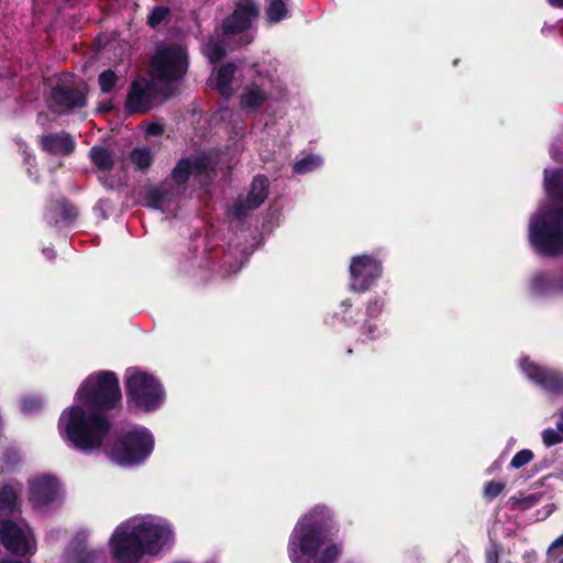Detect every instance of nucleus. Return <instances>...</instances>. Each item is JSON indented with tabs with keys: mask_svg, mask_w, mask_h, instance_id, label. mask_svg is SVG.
<instances>
[{
	"mask_svg": "<svg viewBox=\"0 0 563 563\" xmlns=\"http://www.w3.org/2000/svg\"><path fill=\"white\" fill-rule=\"evenodd\" d=\"M109 417L79 405L65 409L59 418V431L71 448L82 453L99 451L113 428Z\"/></svg>",
	"mask_w": 563,
	"mask_h": 563,
	"instance_id": "1",
	"label": "nucleus"
},
{
	"mask_svg": "<svg viewBox=\"0 0 563 563\" xmlns=\"http://www.w3.org/2000/svg\"><path fill=\"white\" fill-rule=\"evenodd\" d=\"M332 512L325 506H316L296 525L288 541L291 563H311L317 559L331 529Z\"/></svg>",
	"mask_w": 563,
	"mask_h": 563,
	"instance_id": "2",
	"label": "nucleus"
},
{
	"mask_svg": "<svg viewBox=\"0 0 563 563\" xmlns=\"http://www.w3.org/2000/svg\"><path fill=\"white\" fill-rule=\"evenodd\" d=\"M76 397L79 406L114 420L123 409L118 375L112 371L90 374L80 384Z\"/></svg>",
	"mask_w": 563,
	"mask_h": 563,
	"instance_id": "3",
	"label": "nucleus"
},
{
	"mask_svg": "<svg viewBox=\"0 0 563 563\" xmlns=\"http://www.w3.org/2000/svg\"><path fill=\"white\" fill-rule=\"evenodd\" d=\"M529 241L536 253L542 256H561L563 254V207H549L531 219Z\"/></svg>",
	"mask_w": 563,
	"mask_h": 563,
	"instance_id": "4",
	"label": "nucleus"
},
{
	"mask_svg": "<svg viewBox=\"0 0 563 563\" xmlns=\"http://www.w3.org/2000/svg\"><path fill=\"white\" fill-rule=\"evenodd\" d=\"M126 407L130 412H152L161 408L165 401V389L152 374L137 368L125 372Z\"/></svg>",
	"mask_w": 563,
	"mask_h": 563,
	"instance_id": "5",
	"label": "nucleus"
},
{
	"mask_svg": "<svg viewBox=\"0 0 563 563\" xmlns=\"http://www.w3.org/2000/svg\"><path fill=\"white\" fill-rule=\"evenodd\" d=\"M155 439L153 433L143 426L121 432L109 446V459L123 467L143 464L153 453Z\"/></svg>",
	"mask_w": 563,
	"mask_h": 563,
	"instance_id": "6",
	"label": "nucleus"
},
{
	"mask_svg": "<svg viewBox=\"0 0 563 563\" xmlns=\"http://www.w3.org/2000/svg\"><path fill=\"white\" fill-rule=\"evenodd\" d=\"M189 60L186 48L178 44L163 46L154 54L150 75L153 80L173 86L180 81L188 71Z\"/></svg>",
	"mask_w": 563,
	"mask_h": 563,
	"instance_id": "7",
	"label": "nucleus"
},
{
	"mask_svg": "<svg viewBox=\"0 0 563 563\" xmlns=\"http://www.w3.org/2000/svg\"><path fill=\"white\" fill-rule=\"evenodd\" d=\"M176 88L170 85L159 87L154 80L146 78L134 79L130 86L124 101V112L128 115L148 113L158 97L163 101L173 98Z\"/></svg>",
	"mask_w": 563,
	"mask_h": 563,
	"instance_id": "8",
	"label": "nucleus"
},
{
	"mask_svg": "<svg viewBox=\"0 0 563 563\" xmlns=\"http://www.w3.org/2000/svg\"><path fill=\"white\" fill-rule=\"evenodd\" d=\"M385 302L382 298L375 297L367 301L365 312L354 308L350 299L341 302L342 322L346 327L360 324V334L367 340L374 341L380 336L379 327L376 320L383 313Z\"/></svg>",
	"mask_w": 563,
	"mask_h": 563,
	"instance_id": "9",
	"label": "nucleus"
},
{
	"mask_svg": "<svg viewBox=\"0 0 563 563\" xmlns=\"http://www.w3.org/2000/svg\"><path fill=\"white\" fill-rule=\"evenodd\" d=\"M89 87L84 80L78 82H57L52 87L48 99L49 109L58 114H67L87 107Z\"/></svg>",
	"mask_w": 563,
	"mask_h": 563,
	"instance_id": "10",
	"label": "nucleus"
},
{
	"mask_svg": "<svg viewBox=\"0 0 563 563\" xmlns=\"http://www.w3.org/2000/svg\"><path fill=\"white\" fill-rule=\"evenodd\" d=\"M258 16L260 7L255 0H236L232 13L221 23V33L224 37L243 34L241 40L244 44H250L253 37L245 32L252 27Z\"/></svg>",
	"mask_w": 563,
	"mask_h": 563,
	"instance_id": "11",
	"label": "nucleus"
},
{
	"mask_svg": "<svg viewBox=\"0 0 563 563\" xmlns=\"http://www.w3.org/2000/svg\"><path fill=\"white\" fill-rule=\"evenodd\" d=\"M383 274L382 263L369 255H357L350 265V289L355 292L367 291Z\"/></svg>",
	"mask_w": 563,
	"mask_h": 563,
	"instance_id": "12",
	"label": "nucleus"
},
{
	"mask_svg": "<svg viewBox=\"0 0 563 563\" xmlns=\"http://www.w3.org/2000/svg\"><path fill=\"white\" fill-rule=\"evenodd\" d=\"M525 375L537 386L553 396H563V372L541 366L529 357L520 363Z\"/></svg>",
	"mask_w": 563,
	"mask_h": 563,
	"instance_id": "13",
	"label": "nucleus"
},
{
	"mask_svg": "<svg viewBox=\"0 0 563 563\" xmlns=\"http://www.w3.org/2000/svg\"><path fill=\"white\" fill-rule=\"evenodd\" d=\"M113 558L120 563H136L144 553L145 547L132 529L128 531L118 527L110 539Z\"/></svg>",
	"mask_w": 563,
	"mask_h": 563,
	"instance_id": "14",
	"label": "nucleus"
},
{
	"mask_svg": "<svg viewBox=\"0 0 563 563\" xmlns=\"http://www.w3.org/2000/svg\"><path fill=\"white\" fill-rule=\"evenodd\" d=\"M260 80H252L246 84L240 95V108L246 113H258L262 107L271 99V92L266 88L265 81L272 82V76H262L257 71Z\"/></svg>",
	"mask_w": 563,
	"mask_h": 563,
	"instance_id": "15",
	"label": "nucleus"
},
{
	"mask_svg": "<svg viewBox=\"0 0 563 563\" xmlns=\"http://www.w3.org/2000/svg\"><path fill=\"white\" fill-rule=\"evenodd\" d=\"M0 543L13 555L25 556L31 553V544L20 528L11 519H0Z\"/></svg>",
	"mask_w": 563,
	"mask_h": 563,
	"instance_id": "16",
	"label": "nucleus"
},
{
	"mask_svg": "<svg viewBox=\"0 0 563 563\" xmlns=\"http://www.w3.org/2000/svg\"><path fill=\"white\" fill-rule=\"evenodd\" d=\"M140 542L145 547V553H157L173 541V531L161 525L143 522L133 528Z\"/></svg>",
	"mask_w": 563,
	"mask_h": 563,
	"instance_id": "17",
	"label": "nucleus"
},
{
	"mask_svg": "<svg viewBox=\"0 0 563 563\" xmlns=\"http://www.w3.org/2000/svg\"><path fill=\"white\" fill-rule=\"evenodd\" d=\"M59 494V483L53 475H42L29 482V499L34 506H47Z\"/></svg>",
	"mask_w": 563,
	"mask_h": 563,
	"instance_id": "18",
	"label": "nucleus"
},
{
	"mask_svg": "<svg viewBox=\"0 0 563 563\" xmlns=\"http://www.w3.org/2000/svg\"><path fill=\"white\" fill-rule=\"evenodd\" d=\"M208 168L209 161L205 156L183 157L174 166L170 177L177 186H185L191 175H205L208 173Z\"/></svg>",
	"mask_w": 563,
	"mask_h": 563,
	"instance_id": "19",
	"label": "nucleus"
},
{
	"mask_svg": "<svg viewBox=\"0 0 563 563\" xmlns=\"http://www.w3.org/2000/svg\"><path fill=\"white\" fill-rule=\"evenodd\" d=\"M38 146L51 155L69 156L76 148V142L68 132L60 131L40 136Z\"/></svg>",
	"mask_w": 563,
	"mask_h": 563,
	"instance_id": "20",
	"label": "nucleus"
},
{
	"mask_svg": "<svg viewBox=\"0 0 563 563\" xmlns=\"http://www.w3.org/2000/svg\"><path fill=\"white\" fill-rule=\"evenodd\" d=\"M78 216L79 211L77 206L68 198L59 196L48 200L47 217L49 218V222H54V224H58L59 222L70 224L77 220Z\"/></svg>",
	"mask_w": 563,
	"mask_h": 563,
	"instance_id": "21",
	"label": "nucleus"
},
{
	"mask_svg": "<svg viewBox=\"0 0 563 563\" xmlns=\"http://www.w3.org/2000/svg\"><path fill=\"white\" fill-rule=\"evenodd\" d=\"M238 71V66L233 62H228L222 64L217 70L211 79L212 87L217 90V92L225 100H229L234 90L232 88V84Z\"/></svg>",
	"mask_w": 563,
	"mask_h": 563,
	"instance_id": "22",
	"label": "nucleus"
},
{
	"mask_svg": "<svg viewBox=\"0 0 563 563\" xmlns=\"http://www.w3.org/2000/svg\"><path fill=\"white\" fill-rule=\"evenodd\" d=\"M18 492L12 485L5 484L0 488V519H10L20 512Z\"/></svg>",
	"mask_w": 563,
	"mask_h": 563,
	"instance_id": "23",
	"label": "nucleus"
},
{
	"mask_svg": "<svg viewBox=\"0 0 563 563\" xmlns=\"http://www.w3.org/2000/svg\"><path fill=\"white\" fill-rule=\"evenodd\" d=\"M561 277L548 278L543 274H538L531 279V291L537 296H545L552 292H563L560 287Z\"/></svg>",
	"mask_w": 563,
	"mask_h": 563,
	"instance_id": "24",
	"label": "nucleus"
},
{
	"mask_svg": "<svg viewBox=\"0 0 563 563\" xmlns=\"http://www.w3.org/2000/svg\"><path fill=\"white\" fill-rule=\"evenodd\" d=\"M88 156L90 162L100 172H110L114 167L115 159L113 153L101 145L91 146Z\"/></svg>",
	"mask_w": 563,
	"mask_h": 563,
	"instance_id": "25",
	"label": "nucleus"
},
{
	"mask_svg": "<svg viewBox=\"0 0 563 563\" xmlns=\"http://www.w3.org/2000/svg\"><path fill=\"white\" fill-rule=\"evenodd\" d=\"M268 179L266 176L257 175L253 178L246 200L251 209H257L267 198Z\"/></svg>",
	"mask_w": 563,
	"mask_h": 563,
	"instance_id": "26",
	"label": "nucleus"
},
{
	"mask_svg": "<svg viewBox=\"0 0 563 563\" xmlns=\"http://www.w3.org/2000/svg\"><path fill=\"white\" fill-rule=\"evenodd\" d=\"M544 188L552 201L563 203V169H555L551 175L545 170Z\"/></svg>",
	"mask_w": 563,
	"mask_h": 563,
	"instance_id": "27",
	"label": "nucleus"
},
{
	"mask_svg": "<svg viewBox=\"0 0 563 563\" xmlns=\"http://www.w3.org/2000/svg\"><path fill=\"white\" fill-rule=\"evenodd\" d=\"M130 161L135 170L145 173L154 163V154L147 147H136L131 151Z\"/></svg>",
	"mask_w": 563,
	"mask_h": 563,
	"instance_id": "28",
	"label": "nucleus"
},
{
	"mask_svg": "<svg viewBox=\"0 0 563 563\" xmlns=\"http://www.w3.org/2000/svg\"><path fill=\"white\" fill-rule=\"evenodd\" d=\"M169 197V190L165 188V185L151 187L144 195V200L147 207L152 209H161L162 206L167 201Z\"/></svg>",
	"mask_w": 563,
	"mask_h": 563,
	"instance_id": "29",
	"label": "nucleus"
},
{
	"mask_svg": "<svg viewBox=\"0 0 563 563\" xmlns=\"http://www.w3.org/2000/svg\"><path fill=\"white\" fill-rule=\"evenodd\" d=\"M287 5L284 0H271L266 9L267 19L278 23L287 16Z\"/></svg>",
	"mask_w": 563,
	"mask_h": 563,
	"instance_id": "30",
	"label": "nucleus"
},
{
	"mask_svg": "<svg viewBox=\"0 0 563 563\" xmlns=\"http://www.w3.org/2000/svg\"><path fill=\"white\" fill-rule=\"evenodd\" d=\"M342 553V545L338 543L328 544L321 553L319 552L313 563H335Z\"/></svg>",
	"mask_w": 563,
	"mask_h": 563,
	"instance_id": "31",
	"label": "nucleus"
},
{
	"mask_svg": "<svg viewBox=\"0 0 563 563\" xmlns=\"http://www.w3.org/2000/svg\"><path fill=\"white\" fill-rule=\"evenodd\" d=\"M170 15V9L165 5H155L147 15V24L156 29L163 21Z\"/></svg>",
	"mask_w": 563,
	"mask_h": 563,
	"instance_id": "32",
	"label": "nucleus"
},
{
	"mask_svg": "<svg viewBox=\"0 0 563 563\" xmlns=\"http://www.w3.org/2000/svg\"><path fill=\"white\" fill-rule=\"evenodd\" d=\"M119 80L118 75L112 69L103 70L98 77V84L101 92L109 93Z\"/></svg>",
	"mask_w": 563,
	"mask_h": 563,
	"instance_id": "33",
	"label": "nucleus"
},
{
	"mask_svg": "<svg viewBox=\"0 0 563 563\" xmlns=\"http://www.w3.org/2000/svg\"><path fill=\"white\" fill-rule=\"evenodd\" d=\"M227 55L224 45L220 42H210L207 46V57L211 64L222 60Z\"/></svg>",
	"mask_w": 563,
	"mask_h": 563,
	"instance_id": "34",
	"label": "nucleus"
},
{
	"mask_svg": "<svg viewBox=\"0 0 563 563\" xmlns=\"http://www.w3.org/2000/svg\"><path fill=\"white\" fill-rule=\"evenodd\" d=\"M505 489V484L501 482L489 481L485 484L483 496L486 500L492 501Z\"/></svg>",
	"mask_w": 563,
	"mask_h": 563,
	"instance_id": "35",
	"label": "nucleus"
},
{
	"mask_svg": "<svg viewBox=\"0 0 563 563\" xmlns=\"http://www.w3.org/2000/svg\"><path fill=\"white\" fill-rule=\"evenodd\" d=\"M533 452L529 449L520 450L515 454V456L511 459L510 467L512 468H520L528 464L533 459Z\"/></svg>",
	"mask_w": 563,
	"mask_h": 563,
	"instance_id": "36",
	"label": "nucleus"
},
{
	"mask_svg": "<svg viewBox=\"0 0 563 563\" xmlns=\"http://www.w3.org/2000/svg\"><path fill=\"white\" fill-rule=\"evenodd\" d=\"M317 165V158L310 155L297 161L294 165V172L297 174H306L311 172Z\"/></svg>",
	"mask_w": 563,
	"mask_h": 563,
	"instance_id": "37",
	"label": "nucleus"
},
{
	"mask_svg": "<svg viewBox=\"0 0 563 563\" xmlns=\"http://www.w3.org/2000/svg\"><path fill=\"white\" fill-rule=\"evenodd\" d=\"M501 552V544L492 542L490 545L485 550V563H499Z\"/></svg>",
	"mask_w": 563,
	"mask_h": 563,
	"instance_id": "38",
	"label": "nucleus"
},
{
	"mask_svg": "<svg viewBox=\"0 0 563 563\" xmlns=\"http://www.w3.org/2000/svg\"><path fill=\"white\" fill-rule=\"evenodd\" d=\"M542 441L544 445L549 448L563 442V437L560 434L559 431H555L553 429H545L542 432Z\"/></svg>",
	"mask_w": 563,
	"mask_h": 563,
	"instance_id": "39",
	"label": "nucleus"
},
{
	"mask_svg": "<svg viewBox=\"0 0 563 563\" xmlns=\"http://www.w3.org/2000/svg\"><path fill=\"white\" fill-rule=\"evenodd\" d=\"M252 210L249 200L235 202L233 206L234 216L239 219L244 218Z\"/></svg>",
	"mask_w": 563,
	"mask_h": 563,
	"instance_id": "40",
	"label": "nucleus"
},
{
	"mask_svg": "<svg viewBox=\"0 0 563 563\" xmlns=\"http://www.w3.org/2000/svg\"><path fill=\"white\" fill-rule=\"evenodd\" d=\"M165 128L163 124L157 122H152L148 124L146 129V135L147 136H159L164 133Z\"/></svg>",
	"mask_w": 563,
	"mask_h": 563,
	"instance_id": "41",
	"label": "nucleus"
},
{
	"mask_svg": "<svg viewBox=\"0 0 563 563\" xmlns=\"http://www.w3.org/2000/svg\"><path fill=\"white\" fill-rule=\"evenodd\" d=\"M41 404L36 399H24L22 402V408L24 411H32L40 408Z\"/></svg>",
	"mask_w": 563,
	"mask_h": 563,
	"instance_id": "42",
	"label": "nucleus"
},
{
	"mask_svg": "<svg viewBox=\"0 0 563 563\" xmlns=\"http://www.w3.org/2000/svg\"><path fill=\"white\" fill-rule=\"evenodd\" d=\"M563 547V534L560 536L559 538H556L549 547L548 549V555L551 554V552L554 550V549H558V548H561Z\"/></svg>",
	"mask_w": 563,
	"mask_h": 563,
	"instance_id": "43",
	"label": "nucleus"
},
{
	"mask_svg": "<svg viewBox=\"0 0 563 563\" xmlns=\"http://www.w3.org/2000/svg\"><path fill=\"white\" fill-rule=\"evenodd\" d=\"M553 7L563 8V0H549Z\"/></svg>",
	"mask_w": 563,
	"mask_h": 563,
	"instance_id": "44",
	"label": "nucleus"
},
{
	"mask_svg": "<svg viewBox=\"0 0 563 563\" xmlns=\"http://www.w3.org/2000/svg\"><path fill=\"white\" fill-rule=\"evenodd\" d=\"M78 563H91V554L88 553L85 558H81Z\"/></svg>",
	"mask_w": 563,
	"mask_h": 563,
	"instance_id": "45",
	"label": "nucleus"
},
{
	"mask_svg": "<svg viewBox=\"0 0 563 563\" xmlns=\"http://www.w3.org/2000/svg\"><path fill=\"white\" fill-rule=\"evenodd\" d=\"M99 110H100L101 112H110V111H111V106H110V104H101V106L99 107Z\"/></svg>",
	"mask_w": 563,
	"mask_h": 563,
	"instance_id": "46",
	"label": "nucleus"
},
{
	"mask_svg": "<svg viewBox=\"0 0 563 563\" xmlns=\"http://www.w3.org/2000/svg\"><path fill=\"white\" fill-rule=\"evenodd\" d=\"M556 428H558V431L560 432V434L562 435L563 434V421H559L556 423Z\"/></svg>",
	"mask_w": 563,
	"mask_h": 563,
	"instance_id": "47",
	"label": "nucleus"
},
{
	"mask_svg": "<svg viewBox=\"0 0 563 563\" xmlns=\"http://www.w3.org/2000/svg\"><path fill=\"white\" fill-rule=\"evenodd\" d=\"M347 354H352L353 353V350L352 349H347Z\"/></svg>",
	"mask_w": 563,
	"mask_h": 563,
	"instance_id": "48",
	"label": "nucleus"
},
{
	"mask_svg": "<svg viewBox=\"0 0 563 563\" xmlns=\"http://www.w3.org/2000/svg\"><path fill=\"white\" fill-rule=\"evenodd\" d=\"M559 563H563V559Z\"/></svg>",
	"mask_w": 563,
	"mask_h": 563,
	"instance_id": "49",
	"label": "nucleus"
}]
</instances>
